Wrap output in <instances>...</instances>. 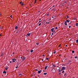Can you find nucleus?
<instances>
[{"label":"nucleus","mask_w":78,"mask_h":78,"mask_svg":"<svg viewBox=\"0 0 78 78\" xmlns=\"http://www.w3.org/2000/svg\"><path fill=\"white\" fill-rule=\"evenodd\" d=\"M18 67H19V66H16L15 68H16V69H17V68Z\"/></svg>","instance_id":"31"},{"label":"nucleus","mask_w":78,"mask_h":78,"mask_svg":"<svg viewBox=\"0 0 78 78\" xmlns=\"http://www.w3.org/2000/svg\"><path fill=\"white\" fill-rule=\"evenodd\" d=\"M69 28H71V26H69Z\"/></svg>","instance_id":"42"},{"label":"nucleus","mask_w":78,"mask_h":78,"mask_svg":"<svg viewBox=\"0 0 78 78\" xmlns=\"http://www.w3.org/2000/svg\"><path fill=\"white\" fill-rule=\"evenodd\" d=\"M33 50H31L30 51V52H31V53H32V52H33Z\"/></svg>","instance_id":"24"},{"label":"nucleus","mask_w":78,"mask_h":78,"mask_svg":"<svg viewBox=\"0 0 78 78\" xmlns=\"http://www.w3.org/2000/svg\"><path fill=\"white\" fill-rule=\"evenodd\" d=\"M56 51H55V52H54V54H55V53H56Z\"/></svg>","instance_id":"34"},{"label":"nucleus","mask_w":78,"mask_h":78,"mask_svg":"<svg viewBox=\"0 0 78 78\" xmlns=\"http://www.w3.org/2000/svg\"><path fill=\"white\" fill-rule=\"evenodd\" d=\"M21 5H22V6H23V3H22V4H21Z\"/></svg>","instance_id":"32"},{"label":"nucleus","mask_w":78,"mask_h":78,"mask_svg":"<svg viewBox=\"0 0 78 78\" xmlns=\"http://www.w3.org/2000/svg\"><path fill=\"white\" fill-rule=\"evenodd\" d=\"M61 44H60L59 45V46H58L59 47H60V46H61Z\"/></svg>","instance_id":"41"},{"label":"nucleus","mask_w":78,"mask_h":78,"mask_svg":"<svg viewBox=\"0 0 78 78\" xmlns=\"http://www.w3.org/2000/svg\"><path fill=\"white\" fill-rule=\"evenodd\" d=\"M21 75H22V74H18V76H21Z\"/></svg>","instance_id":"22"},{"label":"nucleus","mask_w":78,"mask_h":78,"mask_svg":"<svg viewBox=\"0 0 78 78\" xmlns=\"http://www.w3.org/2000/svg\"><path fill=\"white\" fill-rule=\"evenodd\" d=\"M14 54H15V53L13 52V55H14Z\"/></svg>","instance_id":"49"},{"label":"nucleus","mask_w":78,"mask_h":78,"mask_svg":"<svg viewBox=\"0 0 78 78\" xmlns=\"http://www.w3.org/2000/svg\"><path fill=\"white\" fill-rule=\"evenodd\" d=\"M45 20H44L43 21V23H45Z\"/></svg>","instance_id":"18"},{"label":"nucleus","mask_w":78,"mask_h":78,"mask_svg":"<svg viewBox=\"0 0 78 78\" xmlns=\"http://www.w3.org/2000/svg\"><path fill=\"white\" fill-rule=\"evenodd\" d=\"M71 58H73L72 57H71Z\"/></svg>","instance_id":"57"},{"label":"nucleus","mask_w":78,"mask_h":78,"mask_svg":"<svg viewBox=\"0 0 78 78\" xmlns=\"http://www.w3.org/2000/svg\"><path fill=\"white\" fill-rule=\"evenodd\" d=\"M48 15H49V14H47V16H48Z\"/></svg>","instance_id":"59"},{"label":"nucleus","mask_w":78,"mask_h":78,"mask_svg":"<svg viewBox=\"0 0 78 78\" xmlns=\"http://www.w3.org/2000/svg\"><path fill=\"white\" fill-rule=\"evenodd\" d=\"M10 63H11V62H11V61H10Z\"/></svg>","instance_id":"51"},{"label":"nucleus","mask_w":78,"mask_h":78,"mask_svg":"<svg viewBox=\"0 0 78 78\" xmlns=\"http://www.w3.org/2000/svg\"><path fill=\"white\" fill-rule=\"evenodd\" d=\"M0 29H3V27H0Z\"/></svg>","instance_id":"26"},{"label":"nucleus","mask_w":78,"mask_h":78,"mask_svg":"<svg viewBox=\"0 0 78 78\" xmlns=\"http://www.w3.org/2000/svg\"><path fill=\"white\" fill-rule=\"evenodd\" d=\"M36 45H39V43H36Z\"/></svg>","instance_id":"28"},{"label":"nucleus","mask_w":78,"mask_h":78,"mask_svg":"<svg viewBox=\"0 0 78 78\" xmlns=\"http://www.w3.org/2000/svg\"><path fill=\"white\" fill-rule=\"evenodd\" d=\"M66 22H68V23L70 22V20H66Z\"/></svg>","instance_id":"7"},{"label":"nucleus","mask_w":78,"mask_h":78,"mask_svg":"<svg viewBox=\"0 0 78 78\" xmlns=\"http://www.w3.org/2000/svg\"><path fill=\"white\" fill-rule=\"evenodd\" d=\"M20 58H21V59H22V57H21Z\"/></svg>","instance_id":"55"},{"label":"nucleus","mask_w":78,"mask_h":78,"mask_svg":"<svg viewBox=\"0 0 78 78\" xmlns=\"http://www.w3.org/2000/svg\"><path fill=\"white\" fill-rule=\"evenodd\" d=\"M41 25V23H40L38 24V26H40V25Z\"/></svg>","instance_id":"29"},{"label":"nucleus","mask_w":78,"mask_h":78,"mask_svg":"<svg viewBox=\"0 0 78 78\" xmlns=\"http://www.w3.org/2000/svg\"><path fill=\"white\" fill-rule=\"evenodd\" d=\"M66 17H67V18H69V16H67Z\"/></svg>","instance_id":"40"},{"label":"nucleus","mask_w":78,"mask_h":78,"mask_svg":"<svg viewBox=\"0 0 78 78\" xmlns=\"http://www.w3.org/2000/svg\"><path fill=\"white\" fill-rule=\"evenodd\" d=\"M61 71H62V70H66V68L64 66H63L62 68V69H61Z\"/></svg>","instance_id":"2"},{"label":"nucleus","mask_w":78,"mask_h":78,"mask_svg":"<svg viewBox=\"0 0 78 78\" xmlns=\"http://www.w3.org/2000/svg\"><path fill=\"white\" fill-rule=\"evenodd\" d=\"M52 18H54V17L52 16Z\"/></svg>","instance_id":"58"},{"label":"nucleus","mask_w":78,"mask_h":78,"mask_svg":"<svg viewBox=\"0 0 78 78\" xmlns=\"http://www.w3.org/2000/svg\"><path fill=\"white\" fill-rule=\"evenodd\" d=\"M75 58H77V56H76L75 57Z\"/></svg>","instance_id":"35"},{"label":"nucleus","mask_w":78,"mask_h":78,"mask_svg":"<svg viewBox=\"0 0 78 78\" xmlns=\"http://www.w3.org/2000/svg\"><path fill=\"white\" fill-rule=\"evenodd\" d=\"M25 59H26V58L24 57H22V58H21V59L22 61H24Z\"/></svg>","instance_id":"4"},{"label":"nucleus","mask_w":78,"mask_h":78,"mask_svg":"<svg viewBox=\"0 0 78 78\" xmlns=\"http://www.w3.org/2000/svg\"><path fill=\"white\" fill-rule=\"evenodd\" d=\"M2 36V34H0V36Z\"/></svg>","instance_id":"60"},{"label":"nucleus","mask_w":78,"mask_h":78,"mask_svg":"<svg viewBox=\"0 0 78 78\" xmlns=\"http://www.w3.org/2000/svg\"><path fill=\"white\" fill-rule=\"evenodd\" d=\"M28 35L27 34L26 35V37H28Z\"/></svg>","instance_id":"39"},{"label":"nucleus","mask_w":78,"mask_h":78,"mask_svg":"<svg viewBox=\"0 0 78 78\" xmlns=\"http://www.w3.org/2000/svg\"><path fill=\"white\" fill-rule=\"evenodd\" d=\"M51 68H52V71H53V69H55V67H52Z\"/></svg>","instance_id":"14"},{"label":"nucleus","mask_w":78,"mask_h":78,"mask_svg":"<svg viewBox=\"0 0 78 78\" xmlns=\"http://www.w3.org/2000/svg\"><path fill=\"white\" fill-rule=\"evenodd\" d=\"M64 3H67V2L65 1V2H64Z\"/></svg>","instance_id":"50"},{"label":"nucleus","mask_w":78,"mask_h":78,"mask_svg":"<svg viewBox=\"0 0 78 78\" xmlns=\"http://www.w3.org/2000/svg\"><path fill=\"white\" fill-rule=\"evenodd\" d=\"M48 67V66H46L45 67V70H46L47 69V67Z\"/></svg>","instance_id":"13"},{"label":"nucleus","mask_w":78,"mask_h":78,"mask_svg":"<svg viewBox=\"0 0 78 78\" xmlns=\"http://www.w3.org/2000/svg\"><path fill=\"white\" fill-rule=\"evenodd\" d=\"M51 32H53V33H55V29H54V28L51 29Z\"/></svg>","instance_id":"1"},{"label":"nucleus","mask_w":78,"mask_h":78,"mask_svg":"<svg viewBox=\"0 0 78 78\" xmlns=\"http://www.w3.org/2000/svg\"><path fill=\"white\" fill-rule=\"evenodd\" d=\"M58 70H58V72H61L62 71L61 70V69H58Z\"/></svg>","instance_id":"19"},{"label":"nucleus","mask_w":78,"mask_h":78,"mask_svg":"<svg viewBox=\"0 0 78 78\" xmlns=\"http://www.w3.org/2000/svg\"><path fill=\"white\" fill-rule=\"evenodd\" d=\"M46 24H49L50 23L49 22H46Z\"/></svg>","instance_id":"17"},{"label":"nucleus","mask_w":78,"mask_h":78,"mask_svg":"<svg viewBox=\"0 0 78 78\" xmlns=\"http://www.w3.org/2000/svg\"><path fill=\"white\" fill-rule=\"evenodd\" d=\"M3 73H6V72L4 71L3 72Z\"/></svg>","instance_id":"16"},{"label":"nucleus","mask_w":78,"mask_h":78,"mask_svg":"<svg viewBox=\"0 0 78 78\" xmlns=\"http://www.w3.org/2000/svg\"><path fill=\"white\" fill-rule=\"evenodd\" d=\"M76 27H78V23H76Z\"/></svg>","instance_id":"15"},{"label":"nucleus","mask_w":78,"mask_h":78,"mask_svg":"<svg viewBox=\"0 0 78 78\" xmlns=\"http://www.w3.org/2000/svg\"><path fill=\"white\" fill-rule=\"evenodd\" d=\"M42 61H44V59H42Z\"/></svg>","instance_id":"53"},{"label":"nucleus","mask_w":78,"mask_h":78,"mask_svg":"<svg viewBox=\"0 0 78 78\" xmlns=\"http://www.w3.org/2000/svg\"><path fill=\"white\" fill-rule=\"evenodd\" d=\"M27 35H28V36H30V34H31V33H29L27 34Z\"/></svg>","instance_id":"11"},{"label":"nucleus","mask_w":78,"mask_h":78,"mask_svg":"<svg viewBox=\"0 0 78 78\" xmlns=\"http://www.w3.org/2000/svg\"><path fill=\"white\" fill-rule=\"evenodd\" d=\"M47 74V73H44L43 75H46Z\"/></svg>","instance_id":"12"},{"label":"nucleus","mask_w":78,"mask_h":78,"mask_svg":"<svg viewBox=\"0 0 78 78\" xmlns=\"http://www.w3.org/2000/svg\"><path fill=\"white\" fill-rule=\"evenodd\" d=\"M64 24L65 25L67 26V21H65V23H64Z\"/></svg>","instance_id":"5"},{"label":"nucleus","mask_w":78,"mask_h":78,"mask_svg":"<svg viewBox=\"0 0 78 78\" xmlns=\"http://www.w3.org/2000/svg\"><path fill=\"white\" fill-rule=\"evenodd\" d=\"M5 69L6 70H8V68L7 67H5Z\"/></svg>","instance_id":"20"},{"label":"nucleus","mask_w":78,"mask_h":78,"mask_svg":"<svg viewBox=\"0 0 78 78\" xmlns=\"http://www.w3.org/2000/svg\"><path fill=\"white\" fill-rule=\"evenodd\" d=\"M12 15H11L10 16V17H11V18H12Z\"/></svg>","instance_id":"37"},{"label":"nucleus","mask_w":78,"mask_h":78,"mask_svg":"<svg viewBox=\"0 0 78 78\" xmlns=\"http://www.w3.org/2000/svg\"><path fill=\"white\" fill-rule=\"evenodd\" d=\"M54 66L55 67H56V66Z\"/></svg>","instance_id":"61"},{"label":"nucleus","mask_w":78,"mask_h":78,"mask_svg":"<svg viewBox=\"0 0 78 78\" xmlns=\"http://www.w3.org/2000/svg\"><path fill=\"white\" fill-rule=\"evenodd\" d=\"M55 9H53V11H55Z\"/></svg>","instance_id":"47"},{"label":"nucleus","mask_w":78,"mask_h":78,"mask_svg":"<svg viewBox=\"0 0 78 78\" xmlns=\"http://www.w3.org/2000/svg\"><path fill=\"white\" fill-rule=\"evenodd\" d=\"M37 1V0H35V1H34V4H35V3H36V1Z\"/></svg>","instance_id":"21"},{"label":"nucleus","mask_w":78,"mask_h":78,"mask_svg":"<svg viewBox=\"0 0 78 78\" xmlns=\"http://www.w3.org/2000/svg\"><path fill=\"white\" fill-rule=\"evenodd\" d=\"M39 1H41V0H39Z\"/></svg>","instance_id":"63"},{"label":"nucleus","mask_w":78,"mask_h":78,"mask_svg":"<svg viewBox=\"0 0 78 78\" xmlns=\"http://www.w3.org/2000/svg\"><path fill=\"white\" fill-rule=\"evenodd\" d=\"M70 3V2H69V3Z\"/></svg>","instance_id":"64"},{"label":"nucleus","mask_w":78,"mask_h":78,"mask_svg":"<svg viewBox=\"0 0 78 78\" xmlns=\"http://www.w3.org/2000/svg\"><path fill=\"white\" fill-rule=\"evenodd\" d=\"M59 75H61V73H59Z\"/></svg>","instance_id":"48"},{"label":"nucleus","mask_w":78,"mask_h":78,"mask_svg":"<svg viewBox=\"0 0 78 78\" xmlns=\"http://www.w3.org/2000/svg\"><path fill=\"white\" fill-rule=\"evenodd\" d=\"M1 56H3V54H2L1 55Z\"/></svg>","instance_id":"30"},{"label":"nucleus","mask_w":78,"mask_h":78,"mask_svg":"<svg viewBox=\"0 0 78 78\" xmlns=\"http://www.w3.org/2000/svg\"><path fill=\"white\" fill-rule=\"evenodd\" d=\"M55 29H56V30H57V29H58V27H55Z\"/></svg>","instance_id":"23"},{"label":"nucleus","mask_w":78,"mask_h":78,"mask_svg":"<svg viewBox=\"0 0 78 78\" xmlns=\"http://www.w3.org/2000/svg\"><path fill=\"white\" fill-rule=\"evenodd\" d=\"M68 64H70V62H72V61L71 60H69V61H68Z\"/></svg>","instance_id":"10"},{"label":"nucleus","mask_w":78,"mask_h":78,"mask_svg":"<svg viewBox=\"0 0 78 78\" xmlns=\"http://www.w3.org/2000/svg\"><path fill=\"white\" fill-rule=\"evenodd\" d=\"M73 19H74V20H76V18H73Z\"/></svg>","instance_id":"38"},{"label":"nucleus","mask_w":78,"mask_h":78,"mask_svg":"<svg viewBox=\"0 0 78 78\" xmlns=\"http://www.w3.org/2000/svg\"><path fill=\"white\" fill-rule=\"evenodd\" d=\"M67 74V73H66L64 74V76H65V77H66V74Z\"/></svg>","instance_id":"9"},{"label":"nucleus","mask_w":78,"mask_h":78,"mask_svg":"<svg viewBox=\"0 0 78 78\" xmlns=\"http://www.w3.org/2000/svg\"><path fill=\"white\" fill-rule=\"evenodd\" d=\"M18 28H19L18 27L16 26L15 27V28L16 30H17V29H18Z\"/></svg>","instance_id":"8"},{"label":"nucleus","mask_w":78,"mask_h":78,"mask_svg":"<svg viewBox=\"0 0 78 78\" xmlns=\"http://www.w3.org/2000/svg\"><path fill=\"white\" fill-rule=\"evenodd\" d=\"M76 43H78V40H76Z\"/></svg>","instance_id":"25"},{"label":"nucleus","mask_w":78,"mask_h":78,"mask_svg":"<svg viewBox=\"0 0 78 78\" xmlns=\"http://www.w3.org/2000/svg\"><path fill=\"white\" fill-rule=\"evenodd\" d=\"M41 71H42V70H40V71H38L37 73H41Z\"/></svg>","instance_id":"6"},{"label":"nucleus","mask_w":78,"mask_h":78,"mask_svg":"<svg viewBox=\"0 0 78 78\" xmlns=\"http://www.w3.org/2000/svg\"><path fill=\"white\" fill-rule=\"evenodd\" d=\"M20 4H22V2H20Z\"/></svg>","instance_id":"46"},{"label":"nucleus","mask_w":78,"mask_h":78,"mask_svg":"<svg viewBox=\"0 0 78 78\" xmlns=\"http://www.w3.org/2000/svg\"><path fill=\"white\" fill-rule=\"evenodd\" d=\"M54 6H55V5H53L52 6L53 8L54 7Z\"/></svg>","instance_id":"43"},{"label":"nucleus","mask_w":78,"mask_h":78,"mask_svg":"<svg viewBox=\"0 0 78 78\" xmlns=\"http://www.w3.org/2000/svg\"><path fill=\"white\" fill-rule=\"evenodd\" d=\"M43 56H44V55H43Z\"/></svg>","instance_id":"62"},{"label":"nucleus","mask_w":78,"mask_h":78,"mask_svg":"<svg viewBox=\"0 0 78 78\" xmlns=\"http://www.w3.org/2000/svg\"><path fill=\"white\" fill-rule=\"evenodd\" d=\"M66 47H67V45H66Z\"/></svg>","instance_id":"52"},{"label":"nucleus","mask_w":78,"mask_h":78,"mask_svg":"<svg viewBox=\"0 0 78 78\" xmlns=\"http://www.w3.org/2000/svg\"><path fill=\"white\" fill-rule=\"evenodd\" d=\"M53 16H54V17H56V16H55V15H53Z\"/></svg>","instance_id":"45"},{"label":"nucleus","mask_w":78,"mask_h":78,"mask_svg":"<svg viewBox=\"0 0 78 78\" xmlns=\"http://www.w3.org/2000/svg\"><path fill=\"white\" fill-rule=\"evenodd\" d=\"M39 22H41V21H39Z\"/></svg>","instance_id":"56"},{"label":"nucleus","mask_w":78,"mask_h":78,"mask_svg":"<svg viewBox=\"0 0 78 78\" xmlns=\"http://www.w3.org/2000/svg\"><path fill=\"white\" fill-rule=\"evenodd\" d=\"M53 35V33H52V35Z\"/></svg>","instance_id":"54"},{"label":"nucleus","mask_w":78,"mask_h":78,"mask_svg":"<svg viewBox=\"0 0 78 78\" xmlns=\"http://www.w3.org/2000/svg\"><path fill=\"white\" fill-rule=\"evenodd\" d=\"M64 72V71H62V73H63Z\"/></svg>","instance_id":"36"},{"label":"nucleus","mask_w":78,"mask_h":78,"mask_svg":"<svg viewBox=\"0 0 78 78\" xmlns=\"http://www.w3.org/2000/svg\"><path fill=\"white\" fill-rule=\"evenodd\" d=\"M49 20H50V19L48 20H47V22H48V21H49Z\"/></svg>","instance_id":"44"},{"label":"nucleus","mask_w":78,"mask_h":78,"mask_svg":"<svg viewBox=\"0 0 78 78\" xmlns=\"http://www.w3.org/2000/svg\"><path fill=\"white\" fill-rule=\"evenodd\" d=\"M46 59V60H48V58H47Z\"/></svg>","instance_id":"33"},{"label":"nucleus","mask_w":78,"mask_h":78,"mask_svg":"<svg viewBox=\"0 0 78 78\" xmlns=\"http://www.w3.org/2000/svg\"><path fill=\"white\" fill-rule=\"evenodd\" d=\"M12 61L13 62H15V61H16L17 60L16 59L13 58L12 59Z\"/></svg>","instance_id":"3"},{"label":"nucleus","mask_w":78,"mask_h":78,"mask_svg":"<svg viewBox=\"0 0 78 78\" xmlns=\"http://www.w3.org/2000/svg\"><path fill=\"white\" fill-rule=\"evenodd\" d=\"M74 52H75V51H72V53H74Z\"/></svg>","instance_id":"27"}]
</instances>
